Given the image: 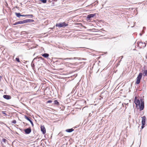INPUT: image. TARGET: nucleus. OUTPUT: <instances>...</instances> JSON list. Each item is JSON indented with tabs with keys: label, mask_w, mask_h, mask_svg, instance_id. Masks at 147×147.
<instances>
[{
	"label": "nucleus",
	"mask_w": 147,
	"mask_h": 147,
	"mask_svg": "<svg viewBox=\"0 0 147 147\" xmlns=\"http://www.w3.org/2000/svg\"><path fill=\"white\" fill-rule=\"evenodd\" d=\"M43 58L42 57H37L34 58L31 64V65L32 67V68L34 69V67L35 65H34V62L35 61H39L40 60H42Z\"/></svg>",
	"instance_id": "f257e3e1"
},
{
	"label": "nucleus",
	"mask_w": 147,
	"mask_h": 147,
	"mask_svg": "<svg viewBox=\"0 0 147 147\" xmlns=\"http://www.w3.org/2000/svg\"><path fill=\"white\" fill-rule=\"evenodd\" d=\"M56 26L59 28H64L67 26L68 24H66L65 22L57 23L56 24Z\"/></svg>",
	"instance_id": "f03ea898"
},
{
	"label": "nucleus",
	"mask_w": 147,
	"mask_h": 147,
	"mask_svg": "<svg viewBox=\"0 0 147 147\" xmlns=\"http://www.w3.org/2000/svg\"><path fill=\"white\" fill-rule=\"evenodd\" d=\"M142 74L141 73H140L138 75L137 78L136 82V83L137 84H138L140 83V80L142 78Z\"/></svg>",
	"instance_id": "7ed1b4c3"
},
{
	"label": "nucleus",
	"mask_w": 147,
	"mask_h": 147,
	"mask_svg": "<svg viewBox=\"0 0 147 147\" xmlns=\"http://www.w3.org/2000/svg\"><path fill=\"white\" fill-rule=\"evenodd\" d=\"M138 46L140 48L145 47L146 45V44L145 42H138L137 43Z\"/></svg>",
	"instance_id": "20e7f679"
},
{
	"label": "nucleus",
	"mask_w": 147,
	"mask_h": 147,
	"mask_svg": "<svg viewBox=\"0 0 147 147\" xmlns=\"http://www.w3.org/2000/svg\"><path fill=\"white\" fill-rule=\"evenodd\" d=\"M142 125L141 127V128L142 129H143L144 127V125L145 124L146 117L145 116H144L143 117H142Z\"/></svg>",
	"instance_id": "39448f33"
},
{
	"label": "nucleus",
	"mask_w": 147,
	"mask_h": 147,
	"mask_svg": "<svg viewBox=\"0 0 147 147\" xmlns=\"http://www.w3.org/2000/svg\"><path fill=\"white\" fill-rule=\"evenodd\" d=\"M96 16V14L95 13H94V14H89V15H88L87 18H86V19H87V20L88 21V20H90V19L92 18H93V17H94L95 16Z\"/></svg>",
	"instance_id": "423d86ee"
},
{
	"label": "nucleus",
	"mask_w": 147,
	"mask_h": 147,
	"mask_svg": "<svg viewBox=\"0 0 147 147\" xmlns=\"http://www.w3.org/2000/svg\"><path fill=\"white\" fill-rule=\"evenodd\" d=\"M25 133L26 134H29L31 131V129L30 127H29L24 130Z\"/></svg>",
	"instance_id": "0eeeda50"
},
{
	"label": "nucleus",
	"mask_w": 147,
	"mask_h": 147,
	"mask_svg": "<svg viewBox=\"0 0 147 147\" xmlns=\"http://www.w3.org/2000/svg\"><path fill=\"white\" fill-rule=\"evenodd\" d=\"M141 100V104L140 105H139L140 107V111H142L143 110L144 107V102L143 101L142 102Z\"/></svg>",
	"instance_id": "6e6552de"
},
{
	"label": "nucleus",
	"mask_w": 147,
	"mask_h": 147,
	"mask_svg": "<svg viewBox=\"0 0 147 147\" xmlns=\"http://www.w3.org/2000/svg\"><path fill=\"white\" fill-rule=\"evenodd\" d=\"M134 102L136 106L140 105V101L139 100L136 99V97H135L134 99Z\"/></svg>",
	"instance_id": "1a4fd4ad"
},
{
	"label": "nucleus",
	"mask_w": 147,
	"mask_h": 147,
	"mask_svg": "<svg viewBox=\"0 0 147 147\" xmlns=\"http://www.w3.org/2000/svg\"><path fill=\"white\" fill-rule=\"evenodd\" d=\"M25 118L27 119L29 121V122H30V123H31V124L32 125V126H34V124L32 122V121L30 119V118L29 117H28L26 116H25Z\"/></svg>",
	"instance_id": "9d476101"
},
{
	"label": "nucleus",
	"mask_w": 147,
	"mask_h": 147,
	"mask_svg": "<svg viewBox=\"0 0 147 147\" xmlns=\"http://www.w3.org/2000/svg\"><path fill=\"white\" fill-rule=\"evenodd\" d=\"M41 129L43 134L46 133V129L44 126H41Z\"/></svg>",
	"instance_id": "9b49d317"
},
{
	"label": "nucleus",
	"mask_w": 147,
	"mask_h": 147,
	"mask_svg": "<svg viewBox=\"0 0 147 147\" xmlns=\"http://www.w3.org/2000/svg\"><path fill=\"white\" fill-rule=\"evenodd\" d=\"M3 97L4 98L7 99L9 100L11 98V97L9 95H4L3 96Z\"/></svg>",
	"instance_id": "f8f14e48"
},
{
	"label": "nucleus",
	"mask_w": 147,
	"mask_h": 147,
	"mask_svg": "<svg viewBox=\"0 0 147 147\" xmlns=\"http://www.w3.org/2000/svg\"><path fill=\"white\" fill-rule=\"evenodd\" d=\"M79 58L76 57H75L74 58H67L63 59L64 60H66L67 59L69 60H72V59H78Z\"/></svg>",
	"instance_id": "ddd939ff"
},
{
	"label": "nucleus",
	"mask_w": 147,
	"mask_h": 147,
	"mask_svg": "<svg viewBox=\"0 0 147 147\" xmlns=\"http://www.w3.org/2000/svg\"><path fill=\"white\" fill-rule=\"evenodd\" d=\"M74 131V129L72 128L70 129H67L66 130V131L67 132H71Z\"/></svg>",
	"instance_id": "4468645a"
},
{
	"label": "nucleus",
	"mask_w": 147,
	"mask_h": 147,
	"mask_svg": "<svg viewBox=\"0 0 147 147\" xmlns=\"http://www.w3.org/2000/svg\"><path fill=\"white\" fill-rule=\"evenodd\" d=\"M42 56L44 57L45 58H47L49 56V55L47 53H45L43 54L42 55Z\"/></svg>",
	"instance_id": "2eb2a0df"
},
{
	"label": "nucleus",
	"mask_w": 147,
	"mask_h": 147,
	"mask_svg": "<svg viewBox=\"0 0 147 147\" xmlns=\"http://www.w3.org/2000/svg\"><path fill=\"white\" fill-rule=\"evenodd\" d=\"M22 24V21H20L16 22L15 23L13 24V25H15L18 24Z\"/></svg>",
	"instance_id": "dca6fc26"
},
{
	"label": "nucleus",
	"mask_w": 147,
	"mask_h": 147,
	"mask_svg": "<svg viewBox=\"0 0 147 147\" xmlns=\"http://www.w3.org/2000/svg\"><path fill=\"white\" fill-rule=\"evenodd\" d=\"M15 15L18 18H20V17L21 16V15L20 13H18L17 12H16Z\"/></svg>",
	"instance_id": "f3484780"
},
{
	"label": "nucleus",
	"mask_w": 147,
	"mask_h": 147,
	"mask_svg": "<svg viewBox=\"0 0 147 147\" xmlns=\"http://www.w3.org/2000/svg\"><path fill=\"white\" fill-rule=\"evenodd\" d=\"M54 104L55 105H59V103L58 102V101L57 100H55L54 102Z\"/></svg>",
	"instance_id": "a211bd4d"
},
{
	"label": "nucleus",
	"mask_w": 147,
	"mask_h": 147,
	"mask_svg": "<svg viewBox=\"0 0 147 147\" xmlns=\"http://www.w3.org/2000/svg\"><path fill=\"white\" fill-rule=\"evenodd\" d=\"M27 23H31L34 21L32 19H27Z\"/></svg>",
	"instance_id": "6ab92c4d"
},
{
	"label": "nucleus",
	"mask_w": 147,
	"mask_h": 147,
	"mask_svg": "<svg viewBox=\"0 0 147 147\" xmlns=\"http://www.w3.org/2000/svg\"><path fill=\"white\" fill-rule=\"evenodd\" d=\"M28 16H30L31 17H33V15L32 14H29V15H21V16L22 17H26Z\"/></svg>",
	"instance_id": "aec40b11"
},
{
	"label": "nucleus",
	"mask_w": 147,
	"mask_h": 147,
	"mask_svg": "<svg viewBox=\"0 0 147 147\" xmlns=\"http://www.w3.org/2000/svg\"><path fill=\"white\" fill-rule=\"evenodd\" d=\"M143 75L144 76H147V70L144 71L143 73Z\"/></svg>",
	"instance_id": "412c9836"
},
{
	"label": "nucleus",
	"mask_w": 147,
	"mask_h": 147,
	"mask_svg": "<svg viewBox=\"0 0 147 147\" xmlns=\"http://www.w3.org/2000/svg\"><path fill=\"white\" fill-rule=\"evenodd\" d=\"M22 24L26 23H27V19L25 20H22Z\"/></svg>",
	"instance_id": "4be33fe9"
},
{
	"label": "nucleus",
	"mask_w": 147,
	"mask_h": 147,
	"mask_svg": "<svg viewBox=\"0 0 147 147\" xmlns=\"http://www.w3.org/2000/svg\"><path fill=\"white\" fill-rule=\"evenodd\" d=\"M77 86H76L73 89V90H72V92H73L75 91V90H76V88H77Z\"/></svg>",
	"instance_id": "5701e85b"
},
{
	"label": "nucleus",
	"mask_w": 147,
	"mask_h": 147,
	"mask_svg": "<svg viewBox=\"0 0 147 147\" xmlns=\"http://www.w3.org/2000/svg\"><path fill=\"white\" fill-rule=\"evenodd\" d=\"M7 141L6 140L5 138H3L2 140V141L4 142V143H6V141Z\"/></svg>",
	"instance_id": "b1692460"
},
{
	"label": "nucleus",
	"mask_w": 147,
	"mask_h": 147,
	"mask_svg": "<svg viewBox=\"0 0 147 147\" xmlns=\"http://www.w3.org/2000/svg\"><path fill=\"white\" fill-rule=\"evenodd\" d=\"M40 1L44 3H46L47 2V0H41Z\"/></svg>",
	"instance_id": "393cba45"
},
{
	"label": "nucleus",
	"mask_w": 147,
	"mask_h": 147,
	"mask_svg": "<svg viewBox=\"0 0 147 147\" xmlns=\"http://www.w3.org/2000/svg\"><path fill=\"white\" fill-rule=\"evenodd\" d=\"M16 60L18 62H20L19 59L18 58H16Z\"/></svg>",
	"instance_id": "a878e982"
},
{
	"label": "nucleus",
	"mask_w": 147,
	"mask_h": 147,
	"mask_svg": "<svg viewBox=\"0 0 147 147\" xmlns=\"http://www.w3.org/2000/svg\"><path fill=\"white\" fill-rule=\"evenodd\" d=\"M12 123L13 124H15L16 123V120H14L12 121Z\"/></svg>",
	"instance_id": "bb28decb"
},
{
	"label": "nucleus",
	"mask_w": 147,
	"mask_h": 147,
	"mask_svg": "<svg viewBox=\"0 0 147 147\" xmlns=\"http://www.w3.org/2000/svg\"><path fill=\"white\" fill-rule=\"evenodd\" d=\"M2 113H3V114H4V115H5V116H7V114H6V113H5V111H2Z\"/></svg>",
	"instance_id": "cd10ccee"
},
{
	"label": "nucleus",
	"mask_w": 147,
	"mask_h": 147,
	"mask_svg": "<svg viewBox=\"0 0 147 147\" xmlns=\"http://www.w3.org/2000/svg\"><path fill=\"white\" fill-rule=\"evenodd\" d=\"M52 102V101L51 100H48L47 102V103H51Z\"/></svg>",
	"instance_id": "c85d7f7f"
},
{
	"label": "nucleus",
	"mask_w": 147,
	"mask_h": 147,
	"mask_svg": "<svg viewBox=\"0 0 147 147\" xmlns=\"http://www.w3.org/2000/svg\"><path fill=\"white\" fill-rule=\"evenodd\" d=\"M121 59L120 61L119 62V63L120 62V61L121 60V59L123 58V56H121Z\"/></svg>",
	"instance_id": "c756f323"
},
{
	"label": "nucleus",
	"mask_w": 147,
	"mask_h": 147,
	"mask_svg": "<svg viewBox=\"0 0 147 147\" xmlns=\"http://www.w3.org/2000/svg\"><path fill=\"white\" fill-rule=\"evenodd\" d=\"M55 28V26H54L53 27V28H51V29H54V28Z\"/></svg>",
	"instance_id": "7c9ffc66"
},
{
	"label": "nucleus",
	"mask_w": 147,
	"mask_h": 147,
	"mask_svg": "<svg viewBox=\"0 0 147 147\" xmlns=\"http://www.w3.org/2000/svg\"><path fill=\"white\" fill-rule=\"evenodd\" d=\"M142 34L144 33V30H142Z\"/></svg>",
	"instance_id": "2f4dec72"
},
{
	"label": "nucleus",
	"mask_w": 147,
	"mask_h": 147,
	"mask_svg": "<svg viewBox=\"0 0 147 147\" xmlns=\"http://www.w3.org/2000/svg\"><path fill=\"white\" fill-rule=\"evenodd\" d=\"M27 17H28V18H32L30 17V16H28Z\"/></svg>",
	"instance_id": "473e14b6"
},
{
	"label": "nucleus",
	"mask_w": 147,
	"mask_h": 147,
	"mask_svg": "<svg viewBox=\"0 0 147 147\" xmlns=\"http://www.w3.org/2000/svg\"><path fill=\"white\" fill-rule=\"evenodd\" d=\"M143 28L144 29H146V27H144Z\"/></svg>",
	"instance_id": "72a5a7b5"
},
{
	"label": "nucleus",
	"mask_w": 147,
	"mask_h": 147,
	"mask_svg": "<svg viewBox=\"0 0 147 147\" xmlns=\"http://www.w3.org/2000/svg\"><path fill=\"white\" fill-rule=\"evenodd\" d=\"M140 36H142V34L141 33H140Z\"/></svg>",
	"instance_id": "f704fd0d"
},
{
	"label": "nucleus",
	"mask_w": 147,
	"mask_h": 147,
	"mask_svg": "<svg viewBox=\"0 0 147 147\" xmlns=\"http://www.w3.org/2000/svg\"><path fill=\"white\" fill-rule=\"evenodd\" d=\"M146 59H147V56H146Z\"/></svg>",
	"instance_id": "c9c22d12"
},
{
	"label": "nucleus",
	"mask_w": 147,
	"mask_h": 147,
	"mask_svg": "<svg viewBox=\"0 0 147 147\" xmlns=\"http://www.w3.org/2000/svg\"><path fill=\"white\" fill-rule=\"evenodd\" d=\"M60 59H62V58H60Z\"/></svg>",
	"instance_id": "e433bc0d"
}]
</instances>
